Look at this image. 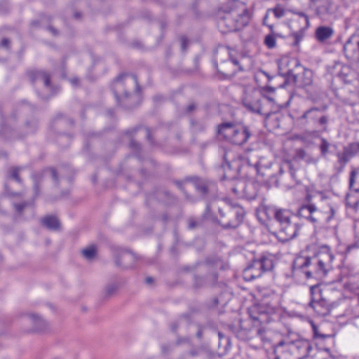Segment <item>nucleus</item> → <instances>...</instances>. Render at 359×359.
Wrapping results in <instances>:
<instances>
[{"label": "nucleus", "mask_w": 359, "mask_h": 359, "mask_svg": "<svg viewBox=\"0 0 359 359\" xmlns=\"http://www.w3.org/2000/svg\"><path fill=\"white\" fill-rule=\"evenodd\" d=\"M250 14L246 5L234 0L227 4L219 14L218 26L222 32L238 31L250 22Z\"/></svg>", "instance_id": "1"}, {"label": "nucleus", "mask_w": 359, "mask_h": 359, "mask_svg": "<svg viewBox=\"0 0 359 359\" xmlns=\"http://www.w3.org/2000/svg\"><path fill=\"white\" fill-rule=\"evenodd\" d=\"M332 255L319 253L313 257H300L294 262V266L300 269L305 278L314 280L320 286L321 282L331 269Z\"/></svg>", "instance_id": "2"}, {"label": "nucleus", "mask_w": 359, "mask_h": 359, "mask_svg": "<svg viewBox=\"0 0 359 359\" xmlns=\"http://www.w3.org/2000/svg\"><path fill=\"white\" fill-rule=\"evenodd\" d=\"M242 102L248 111L264 116L266 123H270L272 118L278 119V107L274 111L271 109L273 99L262 97L259 91L245 93Z\"/></svg>", "instance_id": "3"}, {"label": "nucleus", "mask_w": 359, "mask_h": 359, "mask_svg": "<svg viewBox=\"0 0 359 359\" xmlns=\"http://www.w3.org/2000/svg\"><path fill=\"white\" fill-rule=\"evenodd\" d=\"M273 212L278 239L285 243L294 238L298 235L301 226L294 220V217L292 212L285 209H275Z\"/></svg>", "instance_id": "4"}, {"label": "nucleus", "mask_w": 359, "mask_h": 359, "mask_svg": "<svg viewBox=\"0 0 359 359\" xmlns=\"http://www.w3.org/2000/svg\"><path fill=\"white\" fill-rule=\"evenodd\" d=\"M224 164L223 167L225 169L227 167L229 169H236L238 173L242 177H252L255 175H260L261 162L257 151H250L244 155L238 157V159L231 163L227 161V154L224 155Z\"/></svg>", "instance_id": "5"}, {"label": "nucleus", "mask_w": 359, "mask_h": 359, "mask_svg": "<svg viewBox=\"0 0 359 359\" xmlns=\"http://www.w3.org/2000/svg\"><path fill=\"white\" fill-rule=\"evenodd\" d=\"M217 134L231 143L241 146L252 135L250 127L235 122H223L217 126Z\"/></svg>", "instance_id": "6"}, {"label": "nucleus", "mask_w": 359, "mask_h": 359, "mask_svg": "<svg viewBox=\"0 0 359 359\" xmlns=\"http://www.w3.org/2000/svg\"><path fill=\"white\" fill-rule=\"evenodd\" d=\"M334 291L330 289H322L318 283L310 286L311 301L309 306L321 316L328 315L335 306V302L332 297Z\"/></svg>", "instance_id": "7"}, {"label": "nucleus", "mask_w": 359, "mask_h": 359, "mask_svg": "<svg viewBox=\"0 0 359 359\" xmlns=\"http://www.w3.org/2000/svg\"><path fill=\"white\" fill-rule=\"evenodd\" d=\"M274 313V309L270 305L261 304L260 306H254L249 310L250 320L253 323L252 328H256V335L264 344L270 343L269 333L265 329L260 327L262 324L268 323L271 320V315Z\"/></svg>", "instance_id": "8"}, {"label": "nucleus", "mask_w": 359, "mask_h": 359, "mask_svg": "<svg viewBox=\"0 0 359 359\" xmlns=\"http://www.w3.org/2000/svg\"><path fill=\"white\" fill-rule=\"evenodd\" d=\"M327 109V105L312 107L304 111L298 118V122L304 127L318 129L319 132H327L329 116L323 114Z\"/></svg>", "instance_id": "9"}, {"label": "nucleus", "mask_w": 359, "mask_h": 359, "mask_svg": "<svg viewBox=\"0 0 359 359\" xmlns=\"http://www.w3.org/2000/svg\"><path fill=\"white\" fill-rule=\"evenodd\" d=\"M111 88L118 104L129 108V105L124 102L125 100L130 97L128 90L133 88H135L138 90L140 86L135 75L124 73L116 78L112 83Z\"/></svg>", "instance_id": "10"}, {"label": "nucleus", "mask_w": 359, "mask_h": 359, "mask_svg": "<svg viewBox=\"0 0 359 359\" xmlns=\"http://www.w3.org/2000/svg\"><path fill=\"white\" fill-rule=\"evenodd\" d=\"M219 219L218 223L223 229H235L243 221L244 209L238 204H229L219 208Z\"/></svg>", "instance_id": "11"}, {"label": "nucleus", "mask_w": 359, "mask_h": 359, "mask_svg": "<svg viewBox=\"0 0 359 359\" xmlns=\"http://www.w3.org/2000/svg\"><path fill=\"white\" fill-rule=\"evenodd\" d=\"M198 266L202 271H207L205 278L206 286H214L218 280V270H225L227 267L226 263L218 256L208 257L203 262L198 263L195 267Z\"/></svg>", "instance_id": "12"}, {"label": "nucleus", "mask_w": 359, "mask_h": 359, "mask_svg": "<svg viewBox=\"0 0 359 359\" xmlns=\"http://www.w3.org/2000/svg\"><path fill=\"white\" fill-rule=\"evenodd\" d=\"M189 182L203 197H207L210 194L214 195L217 192V186L214 182L196 176L187 177L183 182H176V184L180 189L184 191Z\"/></svg>", "instance_id": "13"}, {"label": "nucleus", "mask_w": 359, "mask_h": 359, "mask_svg": "<svg viewBox=\"0 0 359 359\" xmlns=\"http://www.w3.org/2000/svg\"><path fill=\"white\" fill-rule=\"evenodd\" d=\"M343 51L348 60L359 62V29L345 42Z\"/></svg>", "instance_id": "14"}, {"label": "nucleus", "mask_w": 359, "mask_h": 359, "mask_svg": "<svg viewBox=\"0 0 359 359\" xmlns=\"http://www.w3.org/2000/svg\"><path fill=\"white\" fill-rule=\"evenodd\" d=\"M27 76L32 83L38 81L43 83L44 87L50 93V95L43 97V99H48L55 93V92L53 90V87L50 83V74L49 73L42 69H32L27 72Z\"/></svg>", "instance_id": "15"}, {"label": "nucleus", "mask_w": 359, "mask_h": 359, "mask_svg": "<svg viewBox=\"0 0 359 359\" xmlns=\"http://www.w3.org/2000/svg\"><path fill=\"white\" fill-rule=\"evenodd\" d=\"M294 63L297 67L300 66V64L297 60H290L287 57L282 58L278 62V72L280 76L285 77L287 81L297 83V76L293 72V70L288 68L290 63Z\"/></svg>", "instance_id": "16"}, {"label": "nucleus", "mask_w": 359, "mask_h": 359, "mask_svg": "<svg viewBox=\"0 0 359 359\" xmlns=\"http://www.w3.org/2000/svg\"><path fill=\"white\" fill-rule=\"evenodd\" d=\"M298 214L313 224L319 223L322 219L321 212L318 210L316 206L313 203L302 205L299 209Z\"/></svg>", "instance_id": "17"}, {"label": "nucleus", "mask_w": 359, "mask_h": 359, "mask_svg": "<svg viewBox=\"0 0 359 359\" xmlns=\"http://www.w3.org/2000/svg\"><path fill=\"white\" fill-rule=\"evenodd\" d=\"M115 264L116 266L128 268L133 266L135 261V255L130 252L121 248H114Z\"/></svg>", "instance_id": "18"}, {"label": "nucleus", "mask_w": 359, "mask_h": 359, "mask_svg": "<svg viewBox=\"0 0 359 359\" xmlns=\"http://www.w3.org/2000/svg\"><path fill=\"white\" fill-rule=\"evenodd\" d=\"M248 321H238L237 324H231L228 326L231 331L238 339L242 341L250 340L252 337V328H247Z\"/></svg>", "instance_id": "19"}, {"label": "nucleus", "mask_w": 359, "mask_h": 359, "mask_svg": "<svg viewBox=\"0 0 359 359\" xmlns=\"http://www.w3.org/2000/svg\"><path fill=\"white\" fill-rule=\"evenodd\" d=\"M288 344L289 351L293 352L297 359L306 357L311 349L310 343L306 340H298Z\"/></svg>", "instance_id": "20"}, {"label": "nucleus", "mask_w": 359, "mask_h": 359, "mask_svg": "<svg viewBox=\"0 0 359 359\" xmlns=\"http://www.w3.org/2000/svg\"><path fill=\"white\" fill-rule=\"evenodd\" d=\"M257 264H259L258 261L257 259H254L243 270V276L245 280L252 281L262 275L263 271L260 266H257Z\"/></svg>", "instance_id": "21"}, {"label": "nucleus", "mask_w": 359, "mask_h": 359, "mask_svg": "<svg viewBox=\"0 0 359 359\" xmlns=\"http://www.w3.org/2000/svg\"><path fill=\"white\" fill-rule=\"evenodd\" d=\"M48 174H50L51 175V177L55 181V183L58 182V176H57V171L55 168H53L46 169L41 172H38V173L33 175L32 178L34 182V189L36 196H38L39 194V182H40V181H41L43 179V177L45 176L48 175Z\"/></svg>", "instance_id": "22"}, {"label": "nucleus", "mask_w": 359, "mask_h": 359, "mask_svg": "<svg viewBox=\"0 0 359 359\" xmlns=\"http://www.w3.org/2000/svg\"><path fill=\"white\" fill-rule=\"evenodd\" d=\"M275 359H297L293 352L289 351V344L280 341L273 349Z\"/></svg>", "instance_id": "23"}, {"label": "nucleus", "mask_w": 359, "mask_h": 359, "mask_svg": "<svg viewBox=\"0 0 359 359\" xmlns=\"http://www.w3.org/2000/svg\"><path fill=\"white\" fill-rule=\"evenodd\" d=\"M259 264L257 266H260L263 273L271 271L275 264V257L270 253H263L259 258H257Z\"/></svg>", "instance_id": "24"}, {"label": "nucleus", "mask_w": 359, "mask_h": 359, "mask_svg": "<svg viewBox=\"0 0 359 359\" xmlns=\"http://www.w3.org/2000/svg\"><path fill=\"white\" fill-rule=\"evenodd\" d=\"M307 98L313 103H318L325 100L326 93L317 86H311L306 89Z\"/></svg>", "instance_id": "25"}, {"label": "nucleus", "mask_w": 359, "mask_h": 359, "mask_svg": "<svg viewBox=\"0 0 359 359\" xmlns=\"http://www.w3.org/2000/svg\"><path fill=\"white\" fill-rule=\"evenodd\" d=\"M334 31L331 27L320 26L316 28L315 37L320 43H324L330 39L334 35Z\"/></svg>", "instance_id": "26"}, {"label": "nucleus", "mask_w": 359, "mask_h": 359, "mask_svg": "<svg viewBox=\"0 0 359 359\" xmlns=\"http://www.w3.org/2000/svg\"><path fill=\"white\" fill-rule=\"evenodd\" d=\"M242 191L243 196L249 201L255 199L258 194L257 186L252 182L245 184Z\"/></svg>", "instance_id": "27"}, {"label": "nucleus", "mask_w": 359, "mask_h": 359, "mask_svg": "<svg viewBox=\"0 0 359 359\" xmlns=\"http://www.w3.org/2000/svg\"><path fill=\"white\" fill-rule=\"evenodd\" d=\"M41 224L50 230H57L60 229V223L54 215H47L41 219Z\"/></svg>", "instance_id": "28"}, {"label": "nucleus", "mask_w": 359, "mask_h": 359, "mask_svg": "<svg viewBox=\"0 0 359 359\" xmlns=\"http://www.w3.org/2000/svg\"><path fill=\"white\" fill-rule=\"evenodd\" d=\"M285 170H287L289 171L290 176L292 179L297 183H299V180H297V177L296 176V170L297 168L294 167V165L292 164V163L290 161H284L279 168V173L282 174Z\"/></svg>", "instance_id": "29"}, {"label": "nucleus", "mask_w": 359, "mask_h": 359, "mask_svg": "<svg viewBox=\"0 0 359 359\" xmlns=\"http://www.w3.org/2000/svg\"><path fill=\"white\" fill-rule=\"evenodd\" d=\"M336 155L337 157V163L339 165L338 170L341 172L344 170L345 165L351 159V158L350 157L344 147L343 148V151L341 152L339 151L337 153Z\"/></svg>", "instance_id": "30"}, {"label": "nucleus", "mask_w": 359, "mask_h": 359, "mask_svg": "<svg viewBox=\"0 0 359 359\" xmlns=\"http://www.w3.org/2000/svg\"><path fill=\"white\" fill-rule=\"evenodd\" d=\"M337 76L344 82V83H351L353 77V74L348 67L344 66L337 74Z\"/></svg>", "instance_id": "31"}, {"label": "nucleus", "mask_w": 359, "mask_h": 359, "mask_svg": "<svg viewBox=\"0 0 359 359\" xmlns=\"http://www.w3.org/2000/svg\"><path fill=\"white\" fill-rule=\"evenodd\" d=\"M30 318L34 324V330L36 332H42L46 328V323L40 316L36 314H30Z\"/></svg>", "instance_id": "32"}, {"label": "nucleus", "mask_w": 359, "mask_h": 359, "mask_svg": "<svg viewBox=\"0 0 359 359\" xmlns=\"http://www.w3.org/2000/svg\"><path fill=\"white\" fill-rule=\"evenodd\" d=\"M269 13H272L276 18H281L282 17H283L285 15V11L280 5H277L274 8L268 9L266 15H265V17L264 18V21H263L264 25H266V18H267Z\"/></svg>", "instance_id": "33"}, {"label": "nucleus", "mask_w": 359, "mask_h": 359, "mask_svg": "<svg viewBox=\"0 0 359 359\" xmlns=\"http://www.w3.org/2000/svg\"><path fill=\"white\" fill-rule=\"evenodd\" d=\"M304 72L302 74V86L306 88L311 87V84L313 83L312 79V72L308 69H305L302 67Z\"/></svg>", "instance_id": "34"}, {"label": "nucleus", "mask_w": 359, "mask_h": 359, "mask_svg": "<svg viewBox=\"0 0 359 359\" xmlns=\"http://www.w3.org/2000/svg\"><path fill=\"white\" fill-rule=\"evenodd\" d=\"M320 144L319 145V149L320 154L323 157H326L329 153V149L331 144L324 137H320Z\"/></svg>", "instance_id": "35"}, {"label": "nucleus", "mask_w": 359, "mask_h": 359, "mask_svg": "<svg viewBox=\"0 0 359 359\" xmlns=\"http://www.w3.org/2000/svg\"><path fill=\"white\" fill-rule=\"evenodd\" d=\"M344 147L351 158L359 154V142H352Z\"/></svg>", "instance_id": "36"}, {"label": "nucleus", "mask_w": 359, "mask_h": 359, "mask_svg": "<svg viewBox=\"0 0 359 359\" xmlns=\"http://www.w3.org/2000/svg\"><path fill=\"white\" fill-rule=\"evenodd\" d=\"M97 253V249L95 245H90L82 250L83 256L88 260L93 259Z\"/></svg>", "instance_id": "37"}, {"label": "nucleus", "mask_w": 359, "mask_h": 359, "mask_svg": "<svg viewBox=\"0 0 359 359\" xmlns=\"http://www.w3.org/2000/svg\"><path fill=\"white\" fill-rule=\"evenodd\" d=\"M191 128L194 133H201L205 130L206 126L204 123L198 121L194 118L190 120Z\"/></svg>", "instance_id": "38"}, {"label": "nucleus", "mask_w": 359, "mask_h": 359, "mask_svg": "<svg viewBox=\"0 0 359 359\" xmlns=\"http://www.w3.org/2000/svg\"><path fill=\"white\" fill-rule=\"evenodd\" d=\"M22 170L20 167H12L8 175V179H12L18 182V183L22 182V180L19 176V172Z\"/></svg>", "instance_id": "39"}, {"label": "nucleus", "mask_w": 359, "mask_h": 359, "mask_svg": "<svg viewBox=\"0 0 359 359\" xmlns=\"http://www.w3.org/2000/svg\"><path fill=\"white\" fill-rule=\"evenodd\" d=\"M291 36L294 39V41L292 43L293 46H299L300 41L303 39L304 36V32L302 29V26H301L300 29L298 31L292 32L291 34Z\"/></svg>", "instance_id": "40"}, {"label": "nucleus", "mask_w": 359, "mask_h": 359, "mask_svg": "<svg viewBox=\"0 0 359 359\" xmlns=\"http://www.w3.org/2000/svg\"><path fill=\"white\" fill-rule=\"evenodd\" d=\"M264 44L269 48H273L276 45V38L273 34H268L265 36Z\"/></svg>", "instance_id": "41"}, {"label": "nucleus", "mask_w": 359, "mask_h": 359, "mask_svg": "<svg viewBox=\"0 0 359 359\" xmlns=\"http://www.w3.org/2000/svg\"><path fill=\"white\" fill-rule=\"evenodd\" d=\"M118 285L116 283H110L105 287L104 292L107 296L114 294L118 290Z\"/></svg>", "instance_id": "42"}, {"label": "nucleus", "mask_w": 359, "mask_h": 359, "mask_svg": "<svg viewBox=\"0 0 359 359\" xmlns=\"http://www.w3.org/2000/svg\"><path fill=\"white\" fill-rule=\"evenodd\" d=\"M205 278L202 276H195L194 285L196 288L207 287L205 284Z\"/></svg>", "instance_id": "43"}, {"label": "nucleus", "mask_w": 359, "mask_h": 359, "mask_svg": "<svg viewBox=\"0 0 359 359\" xmlns=\"http://www.w3.org/2000/svg\"><path fill=\"white\" fill-rule=\"evenodd\" d=\"M262 76H265L267 79V81H270L272 79V77L267 72L264 70H259L255 75V79L256 82L258 83V80Z\"/></svg>", "instance_id": "44"}, {"label": "nucleus", "mask_w": 359, "mask_h": 359, "mask_svg": "<svg viewBox=\"0 0 359 359\" xmlns=\"http://www.w3.org/2000/svg\"><path fill=\"white\" fill-rule=\"evenodd\" d=\"M294 13L296 14L297 15H298L300 18L301 24L302 25V18H304L306 26V27L309 26V18L308 15L306 13H304V12H302V11L294 12Z\"/></svg>", "instance_id": "45"}, {"label": "nucleus", "mask_w": 359, "mask_h": 359, "mask_svg": "<svg viewBox=\"0 0 359 359\" xmlns=\"http://www.w3.org/2000/svg\"><path fill=\"white\" fill-rule=\"evenodd\" d=\"M29 203L23 202L21 203H14V208L18 213H21L24 209L28 205Z\"/></svg>", "instance_id": "46"}, {"label": "nucleus", "mask_w": 359, "mask_h": 359, "mask_svg": "<svg viewBox=\"0 0 359 359\" xmlns=\"http://www.w3.org/2000/svg\"><path fill=\"white\" fill-rule=\"evenodd\" d=\"M358 174H359V170H353L351 172L350 179H349V186L351 188L353 187V185L355 182V179L356 175Z\"/></svg>", "instance_id": "47"}, {"label": "nucleus", "mask_w": 359, "mask_h": 359, "mask_svg": "<svg viewBox=\"0 0 359 359\" xmlns=\"http://www.w3.org/2000/svg\"><path fill=\"white\" fill-rule=\"evenodd\" d=\"M190 342L189 338L188 337H178L175 345V346H180L182 344H189Z\"/></svg>", "instance_id": "48"}, {"label": "nucleus", "mask_w": 359, "mask_h": 359, "mask_svg": "<svg viewBox=\"0 0 359 359\" xmlns=\"http://www.w3.org/2000/svg\"><path fill=\"white\" fill-rule=\"evenodd\" d=\"M359 244L358 243L349 245L346 247L345 253L346 255L350 254L353 250L358 249Z\"/></svg>", "instance_id": "49"}, {"label": "nucleus", "mask_w": 359, "mask_h": 359, "mask_svg": "<svg viewBox=\"0 0 359 359\" xmlns=\"http://www.w3.org/2000/svg\"><path fill=\"white\" fill-rule=\"evenodd\" d=\"M180 41L182 50L185 52L187 48L189 41L186 36H182L180 39Z\"/></svg>", "instance_id": "50"}, {"label": "nucleus", "mask_w": 359, "mask_h": 359, "mask_svg": "<svg viewBox=\"0 0 359 359\" xmlns=\"http://www.w3.org/2000/svg\"><path fill=\"white\" fill-rule=\"evenodd\" d=\"M327 214L328 215L325 218L326 223H329L335 215V210L332 206L330 207V210Z\"/></svg>", "instance_id": "51"}, {"label": "nucleus", "mask_w": 359, "mask_h": 359, "mask_svg": "<svg viewBox=\"0 0 359 359\" xmlns=\"http://www.w3.org/2000/svg\"><path fill=\"white\" fill-rule=\"evenodd\" d=\"M130 147L137 153L139 152L141 149L140 145L133 140H131L130 142Z\"/></svg>", "instance_id": "52"}, {"label": "nucleus", "mask_w": 359, "mask_h": 359, "mask_svg": "<svg viewBox=\"0 0 359 359\" xmlns=\"http://www.w3.org/2000/svg\"><path fill=\"white\" fill-rule=\"evenodd\" d=\"M172 351V345L171 344H163L161 346V351L163 354H168Z\"/></svg>", "instance_id": "53"}, {"label": "nucleus", "mask_w": 359, "mask_h": 359, "mask_svg": "<svg viewBox=\"0 0 359 359\" xmlns=\"http://www.w3.org/2000/svg\"><path fill=\"white\" fill-rule=\"evenodd\" d=\"M198 224V222L194 218H189L188 219V228L189 229H195Z\"/></svg>", "instance_id": "54"}, {"label": "nucleus", "mask_w": 359, "mask_h": 359, "mask_svg": "<svg viewBox=\"0 0 359 359\" xmlns=\"http://www.w3.org/2000/svg\"><path fill=\"white\" fill-rule=\"evenodd\" d=\"M46 16H43L41 18L40 20H33L32 22H31V26L32 27H38L40 24L43 23L45 20H46Z\"/></svg>", "instance_id": "55"}, {"label": "nucleus", "mask_w": 359, "mask_h": 359, "mask_svg": "<svg viewBox=\"0 0 359 359\" xmlns=\"http://www.w3.org/2000/svg\"><path fill=\"white\" fill-rule=\"evenodd\" d=\"M196 109V104L194 102H191L188 104V106L187 107V108L185 109V111H186V113L189 114V113H191L192 111H194Z\"/></svg>", "instance_id": "56"}, {"label": "nucleus", "mask_w": 359, "mask_h": 359, "mask_svg": "<svg viewBox=\"0 0 359 359\" xmlns=\"http://www.w3.org/2000/svg\"><path fill=\"white\" fill-rule=\"evenodd\" d=\"M230 62L234 65L236 67H238V69L239 71H243V68L242 67L241 65H240L239 64V61L236 59V58H234V57H230Z\"/></svg>", "instance_id": "57"}, {"label": "nucleus", "mask_w": 359, "mask_h": 359, "mask_svg": "<svg viewBox=\"0 0 359 359\" xmlns=\"http://www.w3.org/2000/svg\"><path fill=\"white\" fill-rule=\"evenodd\" d=\"M218 337H219V346H221V344H222V340H224L227 344H229V339L226 338L223 334L221 332H218Z\"/></svg>", "instance_id": "58"}, {"label": "nucleus", "mask_w": 359, "mask_h": 359, "mask_svg": "<svg viewBox=\"0 0 359 359\" xmlns=\"http://www.w3.org/2000/svg\"><path fill=\"white\" fill-rule=\"evenodd\" d=\"M179 325H180V321L179 320L173 322L171 324V326H170L171 330L173 332H176L177 329H178V327H179Z\"/></svg>", "instance_id": "59"}, {"label": "nucleus", "mask_w": 359, "mask_h": 359, "mask_svg": "<svg viewBox=\"0 0 359 359\" xmlns=\"http://www.w3.org/2000/svg\"><path fill=\"white\" fill-rule=\"evenodd\" d=\"M47 29L53 35V36H57L59 32L58 31L54 28L52 26H48Z\"/></svg>", "instance_id": "60"}, {"label": "nucleus", "mask_w": 359, "mask_h": 359, "mask_svg": "<svg viewBox=\"0 0 359 359\" xmlns=\"http://www.w3.org/2000/svg\"><path fill=\"white\" fill-rule=\"evenodd\" d=\"M203 327L201 325L198 326V331L196 332V337L198 339H201L203 337Z\"/></svg>", "instance_id": "61"}, {"label": "nucleus", "mask_w": 359, "mask_h": 359, "mask_svg": "<svg viewBox=\"0 0 359 359\" xmlns=\"http://www.w3.org/2000/svg\"><path fill=\"white\" fill-rule=\"evenodd\" d=\"M10 44V40L7 38H4L1 41V46L5 48H8Z\"/></svg>", "instance_id": "62"}, {"label": "nucleus", "mask_w": 359, "mask_h": 359, "mask_svg": "<svg viewBox=\"0 0 359 359\" xmlns=\"http://www.w3.org/2000/svg\"><path fill=\"white\" fill-rule=\"evenodd\" d=\"M146 131H147V140H149L151 144H153V140H152V137H151V133L150 129L147 128V129H146Z\"/></svg>", "instance_id": "63"}, {"label": "nucleus", "mask_w": 359, "mask_h": 359, "mask_svg": "<svg viewBox=\"0 0 359 359\" xmlns=\"http://www.w3.org/2000/svg\"><path fill=\"white\" fill-rule=\"evenodd\" d=\"M5 191L6 193L9 195V196H17L18 194L17 193H13V192H10L9 190H8V184L7 182L5 184Z\"/></svg>", "instance_id": "64"}]
</instances>
